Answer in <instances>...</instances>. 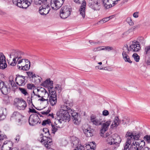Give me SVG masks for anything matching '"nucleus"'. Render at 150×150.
Masks as SVG:
<instances>
[{"instance_id": "nucleus-1", "label": "nucleus", "mask_w": 150, "mask_h": 150, "mask_svg": "<svg viewBox=\"0 0 150 150\" xmlns=\"http://www.w3.org/2000/svg\"><path fill=\"white\" fill-rule=\"evenodd\" d=\"M71 105L69 104L68 101L61 105V108L56 113L57 116V121L60 124L62 123V121L65 120H69L70 118V107Z\"/></svg>"}, {"instance_id": "nucleus-2", "label": "nucleus", "mask_w": 150, "mask_h": 150, "mask_svg": "<svg viewBox=\"0 0 150 150\" xmlns=\"http://www.w3.org/2000/svg\"><path fill=\"white\" fill-rule=\"evenodd\" d=\"M51 0H36V5H41L40 7L39 12L42 15H46L47 14L50 10V5Z\"/></svg>"}, {"instance_id": "nucleus-3", "label": "nucleus", "mask_w": 150, "mask_h": 150, "mask_svg": "<svg viewBox=\"0 0 150 150\" xmlns=\"http://www.w3.org/2000/svg\"><path fill=\"white\" fill-rule=\"evenodd\" d=\"M141 135V133H134L127 132L125 137L127 138V141L124 146V149L122 150H130L129 147V145L131 144V142L134 140H138Z\"/></svg>"}, {"instance_id": "nucleus-4", "label": "nucleus", "mask_w": 150, "mask_h": 150, "mask_svg": "<svg viewBox=\"0 0 150 150\" xmlns=\"http://www.w3.org/2000/svg\"><path fill=\"white\" fill-rule=\"evenodd\" d=\"M43 131L44 133L40 135L41 142L46 148H50L52 141L49 129L47 128H44L43 129Z\"/></svg>"}, {"instance_id": "nucleus-5", "label": "nucleus", "mask_w": 150, "mask_h": 150, "mask_svg": "<svg viewBox=\"0 0 150 150\" xmlns=\"http://www.w3.org/2000/svg\"><path fill=\"white\" fill-rule=\"evenodd\" d=\"M110 121H108L104 123L100 130V136L105 138H106V142L108 144L111 142L110 141L112 136L108 133H107L104 134V133L108 130V127L110 125Z\"/></svg>"}, {"instance_id": "nucleus-6", "label": "nucleus", "mask_w": 150, "mask_h": 150, "mask_svg": "<svg viewBox=\"0 0 150 150\" xmlns=\"http://www.w3.org/2000/svg\"><path fill=\"white\" fill-rule=\"evenodd\" d=\"M49 94H48V98L47 99V103H50L52 106L55 105L57 102V96L56 92L53 90V86L48 88Z\"/></svg>"}, {"instance_id": "nucleus-7", "label": "nucleus", "mask_w": 150, "mask_h": 150, "mask_svg": "<svg viewBox=\"0 0 150 150\" xmlns=\"http://www.w3.org/2000/svg\"><path fill=\"white\" fill-rule=\"evenodd\" d=\"M23 54V53L19 50H13L9 55L10 58H11V56L13 57V62L11 63L10 65L11 66H15L19 59L21 58L22 55Z\"/></svg>"}, {"instance_id": "nucleus-8", "label": "nucleus", "mask_w": 150, "mask_h": 150, "mask_svg": "<svg viewBox=\"0 0 150 150\" xmlns=\"http://www.w3.org/2000/svg\"><path fill=\"white\" fill-rule=\"evenodd\" d=\"M32 0H13L15 5L23 8H27L31 4Z\"/></svg>"}, {"instance_id": "nucleus-9", "label": "nucleus", "mask_w": 150, "mask_h": 150, "mask_svg": "<svg viewBox=\"0 0 150 150\" xmlns=\"http://www.w3.org/2000/svg\"><path fill=\"white\" fill-rule=\"evenodd\" d=\"M72 11L71 8L68 6H65L62 7L60 12V16L62 19L67 18L70 15Z\"/></svg>"}, {"instance_id": "nucleus-10", "label": "nucleus", "mask_w": 150, "mask_h": 150, "mask_svg": "<svg viewBox=\"0 0 150 150\" xmlns=\"http://www.w3.org/2000/svg\"><path fill=\"white\" fill-rule=\"evenodd\" d=\"M70 115L71 116L74 124L76 125H79L81 121L80 114L75 112L70 108Z\"/></svg>"}, {"instance_id": "nucleus-11", "label": "nucleus", "mask_w": 150, "mask_h": 150, "mask_svg": "<svg viewBox=\"0 0 150 150\" xmlns=\"http://www.w3.org/2000/svg\"><path fill=\"white\" fill-rule=\"evenodd\" d=\"M88 6L94 11L99 10L101 8L100 0H89Z\"/></svg>"}, {"instance_id": "nucleus-12", "label": "nucleus", "mask_w": 150, "mask_h": 150, "mask_svg": "<svg viewBox=\"0 0 150 150\" xmlns=\"http://www.w3.org/2000/svg\"><path fill=\"white\" fill-rule=\"evenodd\" d=\"M121 140V139L120 136L118 134H113V137H112L110 141L111 142L109 144L114 145L115 148L119 146Z\"/></svg>"}, {"instance_id": "nucleus-13", "label": "nucleus", "mask_w": 150, "mask_h": 150, "mask_svg": "<svg viewBox=\"0 0 150 150\" xmlns=\"http://www.w3.org/2000/svg\"><path fill=\"white\" fill-rule=\"evenodd\" d=\"M74 1L78 4L81 3V5L79 9V11L80 14L83 18H84L85 15V8L86 5V2L84 0H74Z\"/></svg>"}, {"instance_id": "nucleus-14", "label": "nucleus", "mask_w": 150, "mask_h": 150, "mask_svg": "<svg viewBox=\"0 0 150 150\" xmlns=\"http://www.w3.org/2000/svg\"><path fill=\"white\" fill-rule=\"evenodd\" d=\"M0 90L2 94L6 95L10 91V86L8 83L0 80Z\"/></svg>"}, {"instance_id": "nucleus-15", "label": "nucleus", "mask_w": 150, "mask_h": 150, "mask_svg": "<svg viewBox=\"0 0 150 150\" xmlns=\"http://www.w3.org/2000/svg\"><path fill=\"white\" fill-rule=\"evenodd\" d=\"M132 148L133 150H141L143 149L145 145V142L143 140H138V142H133Z\"/></svg>"}, {"instance_id": "nucleus-16", "label": "nucleus", "mask_w": 150, "mask_h": 150, "mask_svg": "<svg viewBox=\"0 0 150 150\" xmlns=\"http://www.w3.org/2000/svg\"><path fill=\"white\" fill-rule=\"evenodd\" d=\"M11 117L13 119L15 120L16 124L18 125H21L22 124L23 116L19 112H14L12 115Z\"/></svg>"}, {"instance_id": "nucleus-17", "label": "nucleus", "mask_w": 150, "mask_h": 150, "mask_svg": "<svg viewBox=\"0 0 150 150\" xmlns=\"http://www.w3.org/2000/svg\"><path fill=\"white\" fill-rule=\"evenodd\" d=\"M39 117L37 115H31L29 117V124L31 126H34L39 122Z\"/></svg>"}, {"instance_id": "nucleus-18", "label": "nucleus", "mask_w": 150, "mask_h": 150, "mask_svg": "<svg viewBox=\"0 0 150 150\" xmlns=\"http://www.w3.org/2000/svg\"><path fill=\"white\" fill-rule=\"evenodd\" d=\"M27 106L26 102L23 99L18 98L16 104L17 108L20 110H24Z\"/></svg>"}, {"instance_id": "nucleus-19", "label": "nucleus", "mask_w": 150, "mask_h": 150, "mask_svg": "<svg viewBox=\"0 0 150 150\" xmlns=\"http://www.w3.org/2000/svg\"><path fill=\"white\" fill-rule=\"evenodd\" d=\"M16 76L15 79L16 83L19 86H24L25 84V78H26V77L20 75L18 74L16 75Z\"/></svg>"}, {"instance_id": "nucleus-20", "label": "nucleus", "mask_w": 150, "mask_h": 150, "mask_svg": "<svg viewBox=\"0 0 150 150\" xmlns=\"http://www.w3.org/2000/svg\"><path fill=\"white\" fill-rule=\"evenodd\" d=\"M130 51L133 52H137L141 49L140 45L137 41L133 42L132 44L129 46Z\"/></svg>"}, {"instance_id": "nucleus-21", "label": "nucleus", "mask_w": 150, "mask_h": 150, "mask_svg": "<svg viewBox=\"0 0 150 150\" xmlns=\"http://www.w3.org/2000/svg\"><path fill=\"white\" fill-rule=\"evenodd\" d=\"M51 6L52 8L55 10H57L63 4L60 3L59 1H57L56 0H54L53 2L51 0Z\"/></svg>"}, {"instance_id": "nucleus-22", "label": "nucleus", "mask_w": 150, "mask_h": 150, "mask_svg": "<svg viewBox=\"0 0 150 150\" xmlns=\"http://www.w3.org/2000/svg\"><path fill=\"white\" fill-rule=\"evenodd\" d=\"M7 66L5 56L2 54H0V69H4Z\"/></svg>"}, {"instance_id": "nucleus-23", "label": "nucleus", "mask_w": 150, "mask_h": 150, "mask_svg": "<svg viewBox=\"0 0 150 150\" xmlns=\"http://www.w3.org/2000/svg\"><path fill=\"white\" fill-rule=\"evenodd\" d=\"M121 121V120L119 119L118 116L115 117L111 125V128L112 129L116 128L119 125Z\"/></svg>"}, {"instance_id": "nucleus-24", "label": "nucleus", "mask_w": 150, "mask_h": 150, "mask_svg": "<svg viewBox=\"0 0 150 150\" xmlns=\"http://www.w3.org/2000/svg\"><path fill=\"white\" fill-rule=\"evenodd\" d=\"M12 146L13 144L11 142L6 141L4 142L3 144L1 147V149L4 150H6V149H8V150H11Z\"/></svg>"}, {"instance_id": "nucleus-25", "label": "nucleus", "mask_w": 150, "mask_h": 150, "mask_svg": "<svg viewBox=\"0 0 150 150\" xmlns=\"http://www.w3.org/2000/svg\"><path fill=\"white\" fill-rule=\"evenodd\" d=\"M91 120L93 125L96 126L100 125L102 124V121L101 119H97L96 117H94L93 116L91 117Z\"/></svg>"}, {"instance_id": "nucleus-26", "label": "nucleus", "mask_w": 150, "mask_h": 150, "mask_svg": "<svg viewBox=\"0 0 150 150\" xmlns=\"http://www.w3.org/2000/svg\"><path fill=\"white\" fill-rule=\"evenodd\" d=\"M83 131L84 133L87 137H90L93 135V129L91 128H88L84 129Z\"/></svg>"}, {"instance_id": "nucleus-27", "label": "nucleus", "mask_w": 150, "mask_h": 150, "mask_svg": "<svg viewBox=\"0 0 150 150\" xmlns=\"http://www.w3.org/2000/svg\"><path fill=\"white\" fill-rule=\"evenodd\" d=\"M123 58L125 62L129 63H132V61L130 60V58L128 55L126 54V52L123 51L122 53Z\"/></svg>"}, {"instance_id": "nucleus-28", "label": "nucleus", "mask_w": 150, "mask_h": 150, "mask_svg": "<svg viewBox=\"0 0 150 150\" xmlns=\"http://www.w3.org/2000/svg\"><path fill=\"white\" fill-rule=\"evenodd\" d=\"M77 142L79 143V140L76 141V142H75L73 143L74 145H75L76 147V149H74V150H85V148L83 146H82L80 144H78L77 145H76Z\"/></svg>"}, {"instance_id": "nucleus-29", "label": "nucleus", "mask_w": 150, "mask_h": 150, "mask_svg": "<svg viewBox=\"0 0 150 150\" xmlns=\"http://www.w3.org/2000/svg\"><path fill=\"white\" fill-rule=\"evenodd\" d=\"M52 126V133L54 134L58 130V128H60L59 125H58L57 124L56 122L54 123V125L51 124Z\"/></svg>"}, {"instance_id": "nucleus-30", "label": "nucleus", "mask_w": 150, "mask_h": 150, "mask_svg": "<svg viewBox=\"0 0 150 150\" xmlns=\"http://www.w3.org/2000/svg\"><path fill=\"white\" fill-rule=\"evenodd\" d=\"M26 73L28 76V77H26V78H28V77H29L30 79H33L34 77L35 78L37 77H39V76L35 75V74H33L32 72H26Z\"/></svg>"}, {"instance_id": "nucleus-31", "label": "nucleus", "mask_w": 150, "mask_h": 150, "mask_svg": "<svg viewBox=\"0 0 150 150\" xmlns=\"http://www.w3.org/2000/svg\"><path fill=\"white\" fill-rule=\"evenodd\" d=\"M137 41L138 42V44H140L143 45H144L145 43V41L143 37H140L138 39V41Z\"/></svg>"}, {"instance_id": "nucleus-32", "label": "nucleus", "mask_w": 150, "mask_h": 150, "mask_svg": "<svg viewBox=\"0 0 150 150\" xmlns=\"http://www.w3.org/2000/svg\"><path fill=\"white\" fill-rule=\"evenodd\" d=\"M25 65L24 66L21 65V69L23 70L27 71L30 68V64H25Z\"/></svg>"}, {"instance_id": "nucleus-33", "label": "nucleus", "mask_w": 150, "mask_h": 150, "mask_svg": "<svg viewBox=\"0 0 150 150\" xmlns=\"http://www.w3.org/2000/svg\"><path fill=\"white\" fill-rule=\"evenodd\" d=\"M144 53L146 55H147L150 53V45L145 47Z\"/></svg>"}, {"instance_id": "nucleus-34", "label": "nucleus", "mask_w": 150, "mask_h": 150, "mask_svg": "<svg viewBox=\"0 0 150 150\" xmlns=\"http://www.w3.org/2000/svg\"><path fill=\"white\" fill-rule=\"evenodd\" d=\"M18 89L21 92V93L25 96H26L28 94V93L26 90L25 88L19 87L18 88Z\"/></svg>"}, {"instance_id": "nucleus-35", "label": "nucleus", "mask_w": 150, "mask_h": 150, "mask_svg": "<svg viewBox=\"0 0 150 150\" xmlns=\"http://www.w3.org/2000/svg\"><path fill=\"white\" fill-rule=\"evenodd\" d=\"M102 50H105L109 52L113 50V47L110 46H103Z\"/></svg>"}, {"instance_id": "nucleus-36", "label": "nucleus", "mask_w": 150, "mask_h": 150, "mask_svg": "<svg viewBox=\"0 0 150 150\" xmlns=\"http://www.w3.org/2000/svg\"><path fill=\"white\" fill-rule=\"evenodd\" d=\"M132 57L134 58V59L136 62H139L140 57L137 53H134L132 55Z\"/></svg>"}, {"instance_id": "nucleus-37", "label": "nucleus", "mask_w": 150, "mask_h": 150, "mask_svg": "<svg viewBox=\"0 0 150 150\" xmlns=\"http://www.w3.org/2000/svg\"><path fill=\"white\" fill-rule=\"evenodd\" d=\"M50 123L51 124V123L50 120L47 119L43 121L42 125L43 126H45L47 124L50 125Z\"/></svg>"}, {"instance_id": "nucleus-38", "label": "nucleus", "mask_w": 150, "mask_h": 150, "mask_svg": "<svg viewBox=\"0 0 150 150\" xmlns=\"http://www.w3.org/2000/svg\"><path fill=\"white\" fill-rule=\"evenodd\" d=\"M9 83L11 84V85L12 86H14V85H16L14 81V80L13 79V77L12 76H10L9 78Z\"/></svg>"}, {"instance_id": "nucleus-39", "label": "nucleus", "mask_w": 150, "mask_h": 150, "mask_svg": "<svg viewBox=\"0 0 150 150\" xmlns=\"http://www.w3.org/2000/svg\"><path fill=\"white\" fill-rule=\"evenodd\" d=\"M126 21L130 25L132 26L134 25V23L132 21L131 18H127L126 19Z\"/></svg>"}, {"instance_id": "nucleus-40", "label": "nucleus", "mask_w": 150, "mask_h": 150, "mask_svg": "<svg viewBox=\"0 0 150 150\" xmlns=\"http://www.w3.org/2000/svg\"><path fill=\"white\" fill-rule=\"evenodd\" d=\"M144 139L148 143H150V135H146L144 137Z\"/></svg>"}, {"instance_id": "nucleus-41", "label": "nucleus", "mask_w": 150, "mask_h": 150, "mask_svg": "<svg viewBox=\"0 0 150 150\" xmlns=\"http://www.w3.org/2000/svg\"><path fill=\"white\" fill-rule=\"evenodd\" d=\"M111 17V16H109V17H106L105 18H104L102 19V20L100 21L98 23H105L107 21H109V20L110 18Z\"/></svg>"}, {"instance_id": "nucleus-42", "label": "nucleus", "mask_w": 150, "mask_h": 150, "mask_svg": "<svg viewBox=\"0 0 150 150\" xmlns=\"http://www.w3.org/2000/svg\"><path fill=\"white\" fill-rule=\"evenodd\" d=\"M50 109L49 108L47 110L41 112V113L42 115L46 116L48 115V113L50 112Z\"/></svg>"}, {"instance_id": "nucleus-43", "label": "nucleus", "mask_w": 150, "mask_h": 150, "mask_svg": "<svg viewBox=\"0 0 150 150\" xmlns=\"http://www.w3.org/2000/svg\"><path fill=\"white\" fill-rule=\"evenodd\" d=\"M27 87L28 89H34L35 86L33 84L29 83L27 84Z\"/></svg>"}, {"instance_id": "nucleus-44", "label": "nucleus", "mask_w": 150, "mask_h": 150, "mask_svg": "<svg viewBox=\"0 0 150 150\" xmlns=\"http://www.w3.org/2000/svg\"><path fill=\"white\" fill-rule=\"evenodd\" d=\"M89 144L90 145L92 148L91 149V150H94V148L96 146L95 142H90V144Z\"/></svg>"}, {"instance_id": "nucleus-45", "label": "nucleus", "mask_w": 150, "mask_h": 150, "mask_svg": "<svg viewBox=\"0 0 150 150\" xmlns=\"http://www.w3.org/2000/svg\"><path fill=\"white\" fill-rule=\"evenodd\" d=\"M85 146H83L85 149H86V150H91V149L92 148L91 147L90 145L88 144H86L85 145Z\"/></svg>"}, {"instance_id": "nucleus-46", "label": "nucleus", "mask_w": 150, "mask_h": 150, "mask_svg": "<svg viewBox=\"0 0 150 150\" xmlns=\"http://www.w3.org/2000/svg\"><path fill=\"white\" fill-rule=\"evenodd\" d=\"M55 88L57 90H58L59 92H60L62 90L61 86L59 84L57 85Z\"/></svg>"}, {"instance_id": "nucleus-47", "label": "nucleus", "mask_w": 150, "mask_h": 150, "mask_svg": "<svg viewBox=\"0 0 150 150\" xmlns=\"http://www.w3.org/2000/svg\"><path fill=\"white\" fill-rule=\"evenodd\" d=\"M41 85L44 87H47L48 86V82L47 79L45 81L42 83Z\"/></svg>"}, {"instance_id": "nucleus-48", "label": "nucleus", "mask_w": 150, "mask_h": 150, "mask_svg": "<svg viewBox=\"0 0 150 150\" xmlns=\"http://www.w3.org/2000/svg\"><path fill=\"white\" fill-rule=\"evenodd\" d=\"M33 93L34 94L33 95V94H31V98L32 100H37V98L35 96V93L34 91H33Z\"/></svg>"}, {"instance_id": "nucleus-49", "label": "nucleus", "mask_w": 150, "mask_h": 150, "mask_svg": "<svg viewBox=\"0 0 150 150\" xmlns=\"http://www.w3.org/2000/svg\"><path fill=\"white\" fill-rule=\"evenodd\" d=\"M109 114V112L107 110H104L103 111V115L104 116H107Z\"/></svg>"}, {"instance_id": "nucleus-50", "label": "nucleus", "mask_w": 150, "mask_h": 150, "mask_svg": "<svg viewBox=\"0 0 150 150\" xmlns=\"http://www.w3.org/2000/svg\"><path fill=\"white\" fill-rule=\"evenodd\" d=\"M125 49H126L127 50V52L128 53L130 51V49H129L128 46L127 45V44L125 45L123 50H125Z\"/></svg>"}, {"instance_id": "nucleus-51", "label": "nucleus", "mask_w": 150, "mask_h": 150, "mask_svg": "<svg viewBox=\"0 0 150 150\" xmlns=\"http://www.w3.org/2000/svg\"><path fill=\"white\" fill-rule=\"evenodd\" d=\"M4 113L2 109H0V119L2 117L4 116Z\"/></svg>"}, {"instance_id": "nucleus-52", "label": "nucleus", "mask_w": 150, "mask_h": 150, "mask_svg": "<svg viewBox=\"0 0 150 150\" xmlns=\"http://www.w3.org/2000/svg\"><path fill=\"white\" fill-rule=\"evenodd\" d=\"M29 112L31 113H35L36 112V110L33 108L32 109L29 108Z\"/></svg>"}, {"instance_id": "nucleus-53", "label": "nucleus", "mask_w": 150, "mask_h": 150, "mask_svg": "<svg viewBox=\"0 0 150 150\" xmlns=\"http://www.w3.org/2000/svg\"><path fill=\"white\" fill-rule=\"evenodd\" d=\"M48 82V86H52L53 85V81H52L50 80V79H47Z\"/></svg>"}, {"instance_id": "nucleus-54", "label": "nucleus", "mask_w": 150, "mask_h": 150, "mask_svg": "<svg viewBox=\"0 0 150 150\" xmlns=\"http://www.w3.org/2000/svg\"><path fill=\"white\" fill-rule=\"evenodd\" d=\"M138 12H136L134 13L133 15V16L135 18H137L138 17Z\"/></svg>"}, {"instance_id": "nucleus-55", "label": "nucleus", "mask_w": 150, "mask_h": 150, "mask_svg": "<svg viewBox=\"0 0 150 150\" xmlns=\"http://www.w3.org/2000/svg\"><path fill=\"white\" fill-rule=\"evenodd\" d=\"M20 139V136L19 135H16V137L15 138V139L16 140V142H18L19 140Z\"/></svg>"}, {"instance_id": "nucleus-56", "label": "nucleus", "mask_w": 150, "mask_h": 150, "mask_svg": "<svg viewBox=\"0 0 150 150\" xmlns=\"http://www.w3.org/2000/svg\"><path fill=\"white\" fill-rule=\"evenodd\" d=\"M28 101L29 103H32V99L31 98H30L29 97H28L27 98Z\"/></svg>"}, {"instance_id": "nucleus-57", "label": "nucleus", "mask_w": 150, "mask_h": 150, "mask_svg": "<svg viewBox=\"0 0 150 150\" xmlns=\"http://www.w3.org/2000/svg\"><path fill=\"white\" fill-rule=\"evenodd\" d=\"M89 42L91 45H92L93 44H97L98 43V42H95L91 40H90Z\"/></svg>"}, {"instance_id": "nucleus-58", "label": "nucleus", "mask_w": 150, "mask_h": 150, "mask_svg": "<svg viewBox=\"0 0 150 150\" xmlns=\"http://www.w3.org/2000/svg\"><path fill=\"white\" fill-rule=\"evenodd\" d=\"M38 100H40L41 101H44L45 100H47V99H45L44 98H43L42 97H41V98H39Z\"/></svg>"}, {"instance_id": "nucleus-59", "label": "nucleus", "mask_w": 150, "mask_h": 150, "mask_svg": "<svg viewBox=\"0 0 150 150\" xmlns=\"http://www.w3.org/2000/svg\"><path fill=\"white\" fill-rule=\"evenodd\" d=\"M23 60L25 61V63H28V64H30V62L28 59H23Z\"/></svg>"}, {"instance_id": "nucleus-60", "label": "nucleus", "mask_w": 150, "mask_h": 150, "mask_svg": "<svg viewBox=\"0 0 150 150\" xmlns=\"http://www.w3.org/2000/svg\"><path fill=\"white\" fill-rule=\"evenodd\" d=\"M110 114L111 115V116H113L114 115L115 112L113 110H111L110 112Z\"/></svg>"}, {"instance_id": "nucleus-61", "label": "nucleus", "mask_w": 150, "mask_h": 150, "mask_svg": "<svg viewBox=\"0 0 150 150\" xmlns=\"http://www.w3.org/2000/svg\"><path fill=\"white\" fill-rule=\"evenodd\" d=\"M96 69H102L103 68H102L100 66H97L96 67Z\"/></svg>"}, {"instance_id": "nucleus-62", "label": "nucleus", "mask_w": 150, "mask_h": 150, "mask_svg": "<svg viewBox=\"0 0 150 150\" xmlns=\"http://www.w3.org/2000/svg\"><path fill=\"white\" fill-rule=\"evenodd\" d=\"M47 116H50L52 118H54V115H53V113L51 114H49V113Z\"/></svg>"}, {"instance_id": "nucleus-63", "label": "nucleus", "mask_w": 150, "mask_h": 150, "mask_svg": "<svg viewBox=\"0 0 150 150\" xmlns=\"http://www.w3.org/2000/svg\"><path fill=\"white\" fill-rule=\"evenodd\" d=\"M142 150H150V148L147 147H144Z\"/></svg>"}, {"instance_id": "nucleus-64", "label": "nucleus", "mask_w": 150, "mask_h": 150, "mask_svg": "<svg viewBox=\"0 0 150 150\" xmlns=\"http://www.w3.org/2000/svg\"><path fill=\"white\" fill-rule=\"evenodd\" d=\"M23 60V59H22L21 60H18V61L17 62H18V64H20L22 62Z\"/></svg>"}]
</instances>
